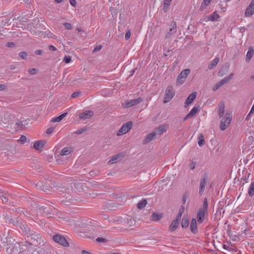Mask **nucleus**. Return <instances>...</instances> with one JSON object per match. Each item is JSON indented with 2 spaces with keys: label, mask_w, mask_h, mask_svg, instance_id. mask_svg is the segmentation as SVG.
Returning a JSON list of instances; mask_svg holds the SVG:
<instances>
[{
  "label": "nucleus",
  "mask_w": 254,
  "mask_h": 254,
  "mask_svg": "<svg viewBox=\"0 0 254 254\" xmlns=\"http://www.w3.org/2000/svg\"><path fill=\"white\" fill-rule=\"evenodd\" d=\"M254 55V50L253 47H250L248 49V51L247 52L246 57V62L247 63H249L250 60L252 59Z\"/></svg>",
  "instance_id": "a211bd4d"
},
{
  "label": "nucleus",
  "mask_w": 254,
  "mask_h": 254,
  "mask_svg": "<svg viewBox=\"0 0 254 254\" xmlns=\"http://www.w3.org/2000/svg\"><path fill=\"white\" fill-rule=\"evenodd\" d=\"M190 73V69L183 70L177 77V84L178 85L183 84L186 81L187 77Z\"/></svg>",
  "instance_id": "7ed1b4c3"
},
{
  "label": "nucleus",
  "mask_w": 254,
  "mask_h": 254,
  "mask_svg": "<svg viewBox=\"0 0 254 254\" xmlns=\"http://www.w3.org/2000/svg\"><path fill=\"white\" fill-rule=\"evenodd\" d=\"M53 240L64 247H68L69 244L66 239L62 235H56L53 237Z\"/></svg>",
  "instance_id": "423d86ee"
},
{
  "label": "nucleus",
  "mask_w": 254,
  "mask_h": 254,
  "mask_svg": "<svg viewBox=\"0 0 254 254\" xmlns=\"http://www.w3.org/2000/svg\"><path fill=\"white\" fill-rule=\"evenodd\" d=\"M34 35H38V36H40V37H45L46 36L45 35V34L44 32L41 31V32H39L38 33H33Z\"/></svg>",
  "instance_id": "a18cd8bd"
},
{
  "label": "nucleus",
  "mask_w": 254,
  "mask_h": 254,
  "mask_svg": "<svg viewBox=\"0 0 254 254\" xmlns=\"http://www.w3.org/2000/svg\"><path fill=\"white\" fill-rule=\"evenodd\" d=\"M67 115V113H64L60 116L54 118L53 119H52V122L54 123L60 122L63 119L66 117Z\"/></svg>",
  "instance_id": "cd10ccee"
},
{
  "label": "nucleus",
  "mask_w": 254,
  "mask_h": 254,
  "mask_svg": "<svg viewBox=\"0 0 254 254\" xmlns=\"http://www.w3.org/2000/svg\"><path fill=\"white\" fill-rule=\"evenodd\" d=\"M207 20H206V21L210 20L212 21H217L218 20V18L219 17H207Z\"/></svg>",
  "instance_id": "a19ab883"
},
{
  "label": "nucleus",
  "mask_w": 254,
  "mask_h": 254,
  "mask_svg": "<svg viewBox=\"0 0 254 254\" xmlns=\"http://www.w3.org/2000/svg\"><path fill=\"white\" fill-rule=\"evenodd\" d=\"M70 4L72 6L75 7L76 5V0H69Z\"/></svg>",
  "instance_id": "5fc2aeb1"
},
{
  "label": "nucleus",
  "mask_w": 254,
  "mask_h": 254,
  "mask_svg": "<svg viewBox=\"0 0 254 254\" xmlns=\"http://www.w3.org/2000/svg\"><path fill=\"white\" fill-rule=\"evenodd\" d=\"M147 204V201L145 199L140 201L137 204V208L139 209H142Z\"/></svg>",
  "instance_id": "2f4dec72"
},
{
  "label": "nucleus",
  "mask_w": 254,
  "mask_h": 254,
  "mask_svg": "<svg viewBox=\"0 0 254 254\" xmlns=\"http://www.w3.org/2000/svg\"><path fill=\"white\" fill-rule=\"evenodd\" d=\"M130 35H131L130 32L129 31L127 32L125 34V39L126 40H127L128 39H129V38L130 37Z\"/></svg>",
  "instance_id": "de8ad7c7"
},
{
  "label": "nucleus",
  "mask_w": 254,
  "mask_h": 254,
  "mask_svg": "<svg viewBox=\"0 0 254 254\" xmlns=\"http://www.w3.org/2000/svg\"><path fill=\"white\" fill-rule=\"evenodd\" d=\"M199 110V106H197L196 105H195L193 108L190 111V112L187 115V116L185 117L184 120H186L188 119L192 118L194 116H195L198 111Z\"/></svg>",
  "instance_id": "9d476101"
},
{
  "label": "nucleus",
  "mask_w": 254,
  "mask_h": 254,
  "mask_svg": "<svg viewBox=\"0 0 254 254\" xmlns=\"http://www.w3.org/2000/svg\"><path fill=\"white\" fill-rule=\"evenodd\" d=\"M207 212L199 210L197 214V221L198 223L201 224L204 221L205 215Z\"/></svg>",
  "instance_id": "f3484780"
},
{
  "label": "nucleus",
  "mask_w": 254,
  "mask_h": 254,
  "mask_svg": "<svg viewBox=\"0 0 254 254\" xmlns=\"http://www.w3.org/2000/svg\"><path fill=\"white\" fill-rule=\"evenodd\" d=\"M79 94H80V93L79 92H75L71 94V98H74L78 97Z\"/></svg>",
  "instance_id": "8fccbe9b"
},
{
  "label": "nucleus",
  "mask_w": 254,
  "mask_h": 254,
  "mask_svg": "<svg viewBox=\"0 0 254 254\" xmlns=\"http://www.w3.org/2000/svg\"><path fill=\"white\" fill-rule=\"evenodd\" d=\"M35 53L37 55H41L42 54V51L41 50H37L35 51Z\"/></svg>",
  "instance_id": "bf43d9fd"
},
{
  "label": "nucleus",
  "mask_w": 254,
  "mask_h": 254,
  "mask_svg": "<svg viewBox=\"0 0 254 254\" xmlns=\"http://www.w3.org/2000/svg\"><path fill=\"white\" fill-rule=\"evenodd\" d=\"M161 215L154 213L151 216V220L154 221H157L160 220L161 218Z\"/></svg>",
  "instance_id": "473e14b6"
},
{
  "label": "nucleus",
  "mask_w": 254,
  "mask_h": 254,
  "mask_svg": "<svg viewBox=\"0 0 254 254\" xmlns=\"http://www.w3.org/2000/svg\"><path fill=\"white\" fill-rule=\"evenodd\" d=\"M5 88V86L3 84H0V90H3Z\"/></svg>",
  "instance_id": "680f3d73"
},
{
  "label": "nucleus",
  "mask_w": 254,
  "mask_h": 254,
  "mask_svg": "<svg viewBox=\"0 0 254 254\" xmlns=\"http://www.w3.org/2000/svg\"><path fill=\"white\" fill-rule=\"evenodd\" d=\"M225 109V104L224 102H220L218 103L217 108V112L219 117L222 118L224 115Z\"/></svg>",
  "instance_id": "6e6552de"
},
{
  "label": "nucleus",
  "mask_w": 254,
  "mask_h": 254,
  "mask_svg": "<svg viewBox=\"0 0 254 254\" xmlns=\"http://www.w3.org/2000/svg\"><path fill=\"white\" fill-rule=\"evenodd\" d=\"M96 241L99 242H104L106 240L104 238L98 237L97 238Z\"/></svg>",
  "instance_id": "13d9d810"
},
{
  "label": "nucleus",
  "mask_w": 254,
  "mask_h": 254,
  "mask_svg": "<svg viewBox=\"0 0 254 254\" xmlns=\"http://www.w3.org/2000/svg\"><path fill=\"white\" fill-rule=\"evenodd\" d=\"M102 48L101 45H99L94 48L93 52H97L100 51Z\"/></svg>",
  "instance_id": "3c124183"
},
{
  "label": "nucleus",
  "mask_w": 254,
  "mask_h": 254,
  "mask_svg": "<svg viewBox=\"0 0 254 254\" xmlns=\"http://www.w3.org/2000/svg\"><path fill=\"white\" fill-rule=\"evenodd\" d=\"M168 128V125L166 124H162L160 125L156 129V133L158 135H161L164 132H166Z\"/></svg>",
  "instance_id": "4468645a"
},
{
  "label": "nucleus",
  "mask_w": 254,
  "mask_h": 254,
  "mask_svg": "<svg viewBox=\"0 0 254 254\" xmlns=\"http://www.w3.org/2000/svg\"><path fill=\"white\" fill-rule=\"evenodd\" d=\"M132 127V123L128 122L124 124L118 131L117 135L118 136H121L128 132Z\"/></svg>",
  "instance_id": "20e7f679"
},
{
  "label": "nucleus",
  "mask_w": 254,
  "mask_h": 254,
  "mask_svg": "<svg viewBox=\"0 0 254 254\" xmlns=\"http://www.w3.org/2000/svg\"><path fill=\"white\" fill-rule=\"evenodd\" d=\"M76 30L78 31V32H80L81 31V29L78 28L76 29Z\"/></svg>",
  "instance_id": "338daca9"
},
{
  "label": "nucleus",
  "mask_w": 254,
  "mask_h": 254,
  "mask_svg": "<svg viewBox=\"0 0 254 254\" xmlns=\"http://www.w3.org/2000/svg\"><path fill=\"white\" fill-rule=\"evenodd\" d=\"M234 76L233 73H230L228 76L225 77L224 78H223L222 80H221L220 81L221 83L222 84V86L227 83H228L233 78Z\"/></svg>",
  "instance_id": "393cba45"
},
{
  "label": "nucleus",
  "mask_w": 254,
  "mask_h": 254,
  "mask_svg": "<svg viewBox=\"0 0 254 254\" xmlns=\"http://www.w3.org/2000/svg\"><path fill=\"white\" fill-rule=\"evenodd\" d=\"M86 130L85 129H84V128H81V129H78L77 130H76L75 133L76 134H81L82 133H83V132H84Z\"/></svg>",
  "instance_id": "c03bdc74"
},
{
  "label": "nucleus",
  "mask_w": 254,
  "mask_h": 254,
  "mask_svg": "<svg viewBox=\"0 0 254 254\" xmlns=\"http://www.w3.org/2000/svg\"><path fill=\"white\" fill-rule=\"evenodd\" d=\"M73 151L72 147H65L63 148L60 153V155L62 156L69 155Z\"/></svg>",
  "instance_id": "4be33fe9"
},
{
  "label": "nucleus",
  "mask_w": 254,
  "mask_h": 254,
  "mask_svg": "<svg viewBox=\"0 0 254 254\" xmlns=\"http://www.w3.org/2000/svg\"><path fill=\"white\" fill-rule=\"evenodd\" d=\"M190 228L191 231L193 233H196L197 231V223L195 219L193 218L191 221Z\"/></svg>",
  "instance_id": "412c9836"
},
{
  "label": "nucleus",
  "mask_w": 254,
  "mask_h": 254,
  "mask_svg": "<svg viewBox=\"0 0 254 254\" xmlns=\"http://www.w3.org/2000/svg\"><path fill=\"white\" fill-rule=\"evenodd\" d=\"M227 9V4L226 2H221L220 4L217 6V10L214 11L210 16H219V14H222V12H225Z\"/></svg>",
  "instance_id": "39448f33"
},
{
  "label": "nucleus",
  "mask_w": 254,
  "mask_h": 254,
  "mask_svg": "<svg viewBox=\"0 0 254 254\" xmlns=\"http://www.w3.org/2000/svg\"><path fill=\"white\" fill-rule=\"evenodd\" d=\"M54 127H50V128H49L47 131H46V133L47 134H51L53 131H54Z\"/></svg>",
  "instance_id": "603ef678"
},
{
  "label": "nucleus",
  "mask_w": 254,
  "mask_h": 254,
  "mask_svg": "<svg viewBox=\"0 0 254 254\" xmlns=\"http://www.w3.org/2000/svg\"><path fill=\"white\" fill-rule=\"evenodd\" d=\"M222 86V84L221 83L220 81L217 82L213 87L212 88V90L214 91H216L218 89H219L221 86Z\"/></svg>",
  "instance_id": "f704fd0d"
},
{
  "label": "nucleus",
  "mask_w": 254,
  "mask_h": 254,
  "mask_svg": "<svg viewBox=\"0 0 254 254\" xmlns=\"http://www.w3.org/2000/svg\"><path fill=\"white\" fill-rule=\"evenodd\" d=\"M64 27L65 29H67V30H69V29H71V28H72V26L71 25V24L70 23H64Z\"/></svg>",
  "instance_id": "37998d69"
},
{
  "label": "nucleus",
  "mask_w": 254,
  "mask_h": 254,
  "mask_svg": "<svg viewBox=\"0 0 254 254\" xmlns=\"http://www.w3.org/2000/svg\"><path fill=\"white\" fill-rule=\"evenodd\" d=\"M196 95L197 93L196 92H193L189 96L185 101L186 107L191 104L193 102L194 99L196 98Z\"/></svg>",
  "instance_id": "ddd939ff"
},
{
  "label": "nucleus",
  "mask_w": 254,
  "mask_h": 254,
  "mask_svg": "<svg viewBox=\"0 0 254 254\" xmlns=\"http://www.w3.org/2000/svg\"><path fill=\"white\" fill-rule=\"evenodd\" d=\"M176 32V23L173 22L170 25L169 30L166 34V38H169L171 37L173 34Z\"/></svg>",
  "instance_id": "f8f14e48"
},
{
  "label": "nucleus",
  "mask_w": 254,
  "mask_h": 254,
  "mask_svg": "<svg viewBox=\"0 0 254 254\" xmlns=\"http://www.w3.org/2000/svg\"><path fill=\"white\" fill-rule=\"evenodd\" d=\"M254 14V0H252L245 11V16H251Z\"/></svg>",
  "instance_id": "1a4fd4ad"
},
{
  "label": "nucleus",
  "mask_w": 254,
  "mask_h": 254,
  "mask_svg": "<svg viewBox=\"0 0 254 254\" xmlns=\"http://www.w3.org/2000/svg\"><path fill=\"white\" fill-rule=\"evenodd\" d=\"M179 223V222L175 220L173 221L169 227L170 231L171 232L174 231L177 228Z\"/></svg>",
  "instance_id": "a878e982"
},
{
  "label": "nucleus",
  "mask_w": 254,
  "mask_h": 254,
  "mask_svg": "<svg viewBox=\"0 0 254 254\" xmlns=\"http://www.w3.org/2000/svg\"><path fill=\"white\" fill-rule=\"evenodd\" d=\"M156 132L153 131L151 133L149 134L145 138L144 140V143H147L152 140L155 136H156Z\"/></svg>",
  "instance_id": "b1692460"
},
{
  "label": "nucleus",
  "mask_w": 254,
  "mask_h": 254,
  "mask_svg": "<svg viewBox=\"0 0 254 254\" xmlns=\"http://www.w3.org/2000/svg\"><path fill=\"white\" fill-rule=\"evenodd\" d=\"M232 120V115L230 112H226L224 116L223 117L220 124V128L222 130H225L230 125Z\"/></svg>",
  "instance_id": "f257e3e1"
},
{
  "label": "nucleus",
  "mask_w": 254,
  "mask_h": 254,
  "mask_svg": "<svg viewBox=\"0 0 254 254\" xmlns=\"http://www.w3.org/2000/svg\"><path fill=\"white\" fill-rule=\"evenodd\" d=\"M212 0H204L201 3L200 9L202 10L209 5Z\"/></svg>",
  "instance_id": "7c9ffc66"
},
{
  "label": "nucleus",
  "mask_w": 254,
  "mask_h": 254,
  "mask_svg": "<svg viewBox=\"0 0 254 254\" xmlns=\"http://www.w3.org/2000/svg\"><path fill=\"white\" fill-rule=\"evenodd\" d=\"M208 176L206 174H205L200 180L199 187V194L200 195L204 192Z\"/></svg>",
  "instance_id": "0eeeda50"
},
{
  "label": "nucleus",
  "mask_w": 254,
  "mask_h": 254,
  "mask_svg": "<svg viewBox=\"0 0 254 254\" xmlns=\"http://www.w3.org/2000/svg\"><path fill=\"white\" fill-rule=\"evenodd\" d=\"M182 215H181V214H178L177 216L176 217V219L175 220L177 221V222H180V220L182 217Z\"/></svg>",
  "instance_id": "6e6d98bb"
},
{
  "label": "nucleus",
  "mask_w": 254,
  "mask_h": 254,
  "mask_svg": "<svg viewBox=\"0 0 254 254\" xmlns=\"http://www.w3.org/2000/svg\"><path fill=\"white\" fill-rule=\"evenodd\" d=\"M229 68V65L228 64H224L220 68L218 72V75L219 76H223L228 72Z\"/></svg>",
  "instance_id": "2eb2a0df"
},
{
  "label": "nucleus",
  "mask_w": 254,
  "mask_h": 254,
  "mask_svg": "<svg viewBox=\"0 0 254 254\" xmlns=\"http://www.w3.org/2000/svg\"><path fill=\"white\" fill-rule=\"evenodd\" d=\"M28 72L29 74L33 75L36 73V69L35 68H30L28 70Z\"/></svg>",
  "instance_id": "49530a36"
},
{
  "label": "nucleus",
  "mask_w": 254,
  "mask_h": 254,
  "mask_svg": "<svg viewBox=\"0 0 254 254\" xmlns=\"http://www.w3.org/2000/svg\"><path fill=\"white\" fill-rule=\"evenodd\" d=\"M189 194L188 193L186 192L183 194L182 201L183 204H185L187 199L189 197Z\"/></svg>",
  "instance_id": "4c0bfd02"
},
{
  "label": "nucleus",
  "mask_w": 254,
  "mask_h": 254,
  "mask_svg": "<svg viewBox=\"0 0 254 254\" xmlns=\"http://www.w3.org/2000/svg\"><path fill=\"white\" fill-rule=\"evenodd\" d=\"M71 60V58L69 56H66L64 57L63 61L65 63L68 64L70 62Z\"/></svg>",
  "instance_id": "e433bc0d"
},
{
  "label": "nucleus",
  "mask_w": 254,
  "mask_h": 254,
  "mask_svg": "<svg viewBox=\"0 0 254 254\" xmlns=\"http://www.w3.org/2000/svg\"><path fill=\"white\" fill-rule=\"evenodd\" d=\"M248 194L250 196H253L254 195V182H252L249 188Z\"/></svg>",
  "instance_id": "c756f323"
},
{
  "label": "nucleus",
  "mask_w": 254,
  "mask_h": 254,
  "mask_svg": "<svg viewBox=\"0 0 254 254\" xmlns=\"http://www.w3.org/2000/svg\"><path fill=\"white\" fill-rule=\"evenodd\" d=\"M189 166H190V168L191 170H193V169H195V166H196V163H195V162H194L192 161V162L190 163V164Z\"/></svg>",
  "instance_id": "79ce46f5"
},
{
  "label": "nucleus",
  "mask_w": 254,
  "mask_h": 254,
  "mask_svg": "<svg viewBox=\"0 0 254 254\" xmlns=\"http://www.w3.org/2000/svg\"><path fill=\"white\" fill-rule=\"evenodd\" d=\"M175 91L172 86H168L166 90L163 99V103H166L170 102L174 97Z\"/></svg>",
  "instance_id": "f03ea898"
},
{
  "label": "nucleus",
  "mask_w": 254,
  "mask_h": 254,
  "mask_svg": "<svg viewBox=\"0 0 254 254\" xmlns=\"http://www.w3.org/2000/svg\"><path fill=\"white\" fill-rule=\"evenodd\" d=\"M184 211H185V208L183 206H182L180 209H179V214H181V215H183V214L184 213Z\"/></svg>",
  "instance_id": "4d7b16f0"
},
{
  "label": "nucleus",
  "mask_w": 254,
  "mask_h": 254,
  "mask_svg": "<svg viewBox=\"0 0 254 254\" xmlns=\"http://www.w3.org/2000/svg\"><path fill=\"white\" fill-rule=\"evenodd\" d=\"M171 0H164L163 3V10L165 12H167L170 8V5L171 3Z\"/></svg>",
  "instance_id": "bb28decb"
},
{
  "label": "nucleus",
  "mask_w": 254,
  "mask_h": 254,
  "mask_svg": "<svg viewBox=\"0 0 254 254\" xmlns=\"http://www.w3.org/2000/svg\"><path fill=\"white\" fill-rule=\"evenodd\" d=\"M182 226L183 228H187L189 224V219L188 217H184L182 221Z\"/></svg>",
  "instance_id": "c85d7f7f"
},
{
  "label": "nucleus",
  "mask_w": 254,
  "mask_h": 254,
  "mask_svg": "<svg viewBox=\"0 0 254 254\" xmlns=\"http://www.w3.org/2000/svg\"><path fill=\"white\" fill-rule=\"evenodd\" d=\"M19 56L22 59H26L27 57V54L25 52H21L19 53Z\"/></svg>",
  "instance_id": "c9c22d12"
},
{
  "label": "nucleus",
  "mask_w": 254,
  "mask_h": 254,
  "mask_svg": "<svg viewBox=\"0 0 254 254\" xmlns=\"http://www.w3.org/2000/svg\"><path fill=\"white\" fill-rule=\"evenodd\" d=\"M124 156V153H120L113 156L108 161V164H112L116 163L120 158L123 157Z\"/></svg>",
  "instance_id": "6ab92c4d"
},
{
  "label": "nucleus",
  "mask_w": 254,
  "mask_h": 254,
  "mask_svg": "<svg viewBox=\"0 0 254 254\" xmlns=\"http://www.w3.org/2000/svg\"><path fill=\"white\" fill-rule=\"evenodd\" d=\"M25 229L26 233H28V232H30V229L29 228V227L28 226L25 227Z\"/></svg>",
  "instance_id": "e2e57ef3"
},
{
  "label": "nucleus",
  "mask_w": 254,
  "mask_h": 254,
  "mask_svg": "<svg viewBox=\"0 0 254 254\" xmlns=\"http://www.w3.org/2000/svg\"><path fill=\"white\" fill-rule=\"evenodd\" d=\"M142 102V99L140 98H138L135 99L130 100L126 103V106L127 107H130L132 106L137 105Z\"/></svg>",
  "instance_id": "dca6fc26"
},
{
  "label": "nucleus",
  "mask_w": 254,
  "mask_h": 254,
  "mask_svg": "<svg viewBox=\"0 0 254 254\" xmlns=\"http://www.w3.org/2000/svg\"><path fill=\"white\" fill-rule=\"evenodd\" d=\"M208 203L206 198L204 199L203 203V207L199 210L207 212Z\"/></svg>",
  "instance_id": "72a5a7b5"
},
{
  "label": "nucleus",
  "mask_w": 254,
  "mask_h": 254,
  "mask_svg": "<svg viewBox=\"0 0 254 254\" xmlns=\"http://www.w3.org/2000/svg\"><path fill=\"white\" fill-rule=\"evenodd\" d=\"M18 141L20 142L21 143L24 144L26 141V137L24 135H21Z\"/></svg>",
  "instance_id": "58836bf2"
},
{
  "label": "nucleus",
  "mask_w": 254,
  "mask_h": 254,
  "mask_svg": "<svg viewBox=\"0 0 254 254\" xmlns=\"http://www.w3.org/2000/svg\"><path fill=\"white\" fill-rule=\"evenodd\" d=\"M253 113H250V112L249 113V114L247 115V116H246V119H245V120L246 121H249L250 118V117H251V115Z\"/></svg>",
  "instance_id": "052dcab7"
},
{
  "label": "nucleus",
  "mask_w": 254,
  "mask_h": 254,
  "mask_svg": "<svg viewBox=\"0 0 254 254\" xmlns=\"http://www.w3.org/2000/svg\"><path fill=\"white\" fill-rule=\"evenodd\" d=\"M204 144V140L203 138V137H199V140L198 142V144L199 146H202Z\"/></svg>",
  "instance_id": "ea45409f"
},
{
  "label": "nucleus",
  "mask_w": 254,
  "mask_h": 254,
  "mask_svg": "<svg viewBox=\"0 0 254 254\" xmlns=\"http://www.w3.org/2000/svg\"><path fill=\"white\" fill-rule=\"evenodd\" d=\"M63 0H55V2L57 3H61L63 1Z\"/></svg>",
  "instance_id": "69168bd1"
},
{
  "label": "nucleus",
  "mask_w": 254,
  "mask_h": 254,
  "mask_svg": "<svg viewBox=\"0 0 254 254\" xmlns=\"http://www.w3.org/2000/svg\"><path fill=\"white\" fill-rule=\"evenodd\" d=\"M47 36L48 37H53V36H52V34L50 33V35H47Z\"/></svg>",
  "instance_id": "774afa93"
},
{
  "label": "nucleus",
  "mask_w": 254,
  "mask_h": 254,
  "mask_svg": "<svg viewBox=\"0 0 254 254\" xmlns=\"http://www.w3.org/2000/svg\"><path fill=\"white\" fill-rule=\"evenodd\" d=\"M46 142L43 140H38L36 141L33 145V147L36 150L42 149L45 145Z\"/></svg>",
  "instance_id": "aec40b11"
},
{
  "label": "nucleus",
  "mask_w": 254,
  "mask_h": 254,
  "mask_svg": "<svg viewBox=\"0 0 254 254\" xmlns=\"http://www.w3.org/2000/svg\"><path fill=\"white\" fill-rule=\"evenodd\" d=\"M49 50L50 51H55L57 50V49L55 46H54L53 45H50L49 46Z\"/></svg>",
  "instance_id": "864d4df0"
},
{
  "label": "nucleus",
  "mask_w": 254,
  "mask_h": 254,
  "mask_svg": "<svg viewBox=\"0 0 254 254\" xmlns=\"http://www.w3.org/2000/svg\"><path fill=\"white\" fill-rule=\"evenodd\" d=\"M219 62V58L216 57L213 59L208 65V69H212L215 67Z\"/></svg>",
  "instance_id": "5701e85b"
},
{
  "label": "nucleus",
  "mask_w": 254,
  "mask_h": 254,
  "mask_svg": "<svg viewBox=\"0 0 254 254\" xmlns=\"http://www.w3.org/2000/svg\"><path fill=\"white\" fill-rule=\"evenodd\" d=\"M94 115L92 111H85L79 115L80 120H86L91 118Z\"/></svg>",
  "instance_id": "9b49d317"
},
{
  "label": "nucleus",
  "mask_w": 254,
  "mask_h": 254,
  "mask_svg": "<svg viewBox=\"0 0 254 254\" xmlns=\"http://www.w3.org/2000/svg\"><path fill=\"white\" fill-rule=\"evenodd\" d=\"M82 254H92L89 252L85 251H82Z\"/></svg>",
  "instance_id": "0e129e2a"
},
{
  "label": "nucleus",
  "mask_w": 254,
  "mask_h": 254,
  "mask_svg": "<svg viewBox=\"0 0 254 254\" xmlns=\"http://www.w3.org/2000/svg\"><path fill=\"white\" fill-rule=\"evenodd\" d=\"M6 46L9 48H14L15 46V44L13 42H8Z\"/></svg>",
  "instance_id": "09e8293b"
}]
</instances>
